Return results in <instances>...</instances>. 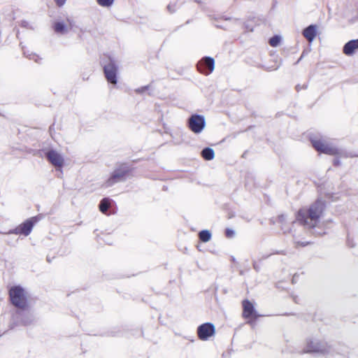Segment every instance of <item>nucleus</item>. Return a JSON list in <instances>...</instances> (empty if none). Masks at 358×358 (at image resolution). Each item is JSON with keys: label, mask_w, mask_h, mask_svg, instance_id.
Listing matches in <instances>:
<instances>
[{"label": "nucleus", "mask_w": 358, "mask_h": 358, "mask_svg": "<svg viewBox=\"0 0 358 358\" xmlns=\"http://www.w3.org/2000/svg\"><path fill=\"white\" fill-rule=\"evenodd\" d=\"M324 208L325 203L318 199L309 207L300 209L297 213L296 220L307 228H314L319 224Z\"/></svg>", "instance_id": "1"}, {"label": "nucleus", "mask_w": 358, "mask_h": 358, "mask_svg": "<svg viewBox=\"0 0 358 358\" xmlns=\"http://www.w3.org/2000/svg\"><path fill=\"white\" fill-rule=\"evenodd\" d=\"M9 296L12 304L18 310L28 308L27 293L22 287L16 285L10 287Z\"/></svg>", "instance_id": "2"}, {"label": "nucleus", "mask_w": 358, "mask_h": 358, "mask_svg": "<svg viewBox=\"0 0 358 358\" xmlns=\"http://www.w3.org/2000/svg\"><path fill=\"white\" fill-rule=\"evenodd\" d=\"M132 176V169L126 164H121L117 168L110 177L105 182L104 187H109L114 184L124 181Z\"/></svg>", "instance_id": "3"}, {"label": "nucleus", "mask_w": 358, "mask_h": 358, "mask_svg": "<svg viewBox=\"0 0 358 358\" xmlns=\"http://www.w3.org/2000/svg\"><path fill=\"white\" fill-rule=\"evenodd\" d=\"M103 72L107 81L113 85L117 83L118 66L115 60L110 57H104L101 60Z\"/></svg>", "instance_id": "4"}, {"label": "nucleus", "mask_w": 358, "mask_h": 358, "mask_svg": "<svg viewBox=\"0 0 358 358\" xmlns=\"http://www.w3.org/2000/svg\"><path fill=\"white\" fill-rule=\"evenodd\" d=\"M311 143L314 148L320 152L330 155H342L341 150L324 138H312Z\"/></svg>", "instance_id": "5"}, {"label": "nucleus", "mask_w": 358, "mask_h": 358, "mask_svg": "<svg viewBox=\"0 0 358 358\" xmlns=\"http://www.w3.org/2000/svg\"><path fill=\"white\" fill-rule=\"evenodd\" d=\"M13 327L28 325L34 321V316L28 308L17 310L13 314Z\"/></svg>", "instance_id": "6"}, {"label": "nucleus", "mask_w": 358, "mask_h": 358, "mask_svg": "<svg viewBox=\"0 0 358 358\" xmlns=\"http://www.w3.org/2000/svg\"><path fill=\"white\" fill-rule=\"evenodd\" d=\"M38 221L37 217H32L20 224L15 229L10 230L8 234H22L28 236L34 227V225Z\"/></svg>", "instance_id": "7"}, {"label": "nucleus", "mask_w": 358, "mask_h": 358, "mask_svg": "<svg viewBox=\"0 0 358 358\" xmlns=\"http://www.w3.org/2000/svg\"><path fill=\"white\" fill-rule=\"evenodd\" d=\"M206 126V120L203 115H192L188 120V127L194 134H200Z\"/></svg>", "instance_id": "8"}, {"label": "nucleus", "mask_w": 358, "mask_h": 358, "mask_svg": "<svg viewBox=\"0 0 358 358\" xmlns=\"http://www.w3.org/2000/svg\"><path fill=\"white\" fill-rule=\"evenodd\" d=\"M45 157L54 166L62 168L64 164L63 155L55 150H50L45 152Z\"/></svg>", "instance_id": "9"}, {"label": "nucleus", "mask_w": 358, "mask_h": 358, "mask_svg": "<svg viewBox=\"0 0 358 358\" xmlns=\"http://www.w3.org/2000/svg\"><path fill=\"white\" fill-rule=\"evenodd\" d=\"M215 68V61L212 57H206L200 60L197 64L198 70L206 75L213 72Z\"/></svg>", "instance_id": "10"}, {"label": "nucleus", "mask_w": 358, "mask_h": 358, "mask_svg": "<svg viewBox=\"0 0 358 358\" xmlns=\"http://www.w3.org/2000/svg\"><path fill=\"white\" fill-rule=\"evenodd\" d=\"M215 329L211 323H205L200 325L197 329L199 338L202 341L208 340L210 336H213Z\"/></svg>", "instance_id": "11"}, {"label": "nucleus", "mask_w": 358, "mask_h": 358, "mask_svg": "<svg viewBox=\"0 0 358 358\" xmlns=\"http://www.w3.org/2000/svg\"><path fill=\"white\" fill-rule=\"evenodd\" d=\"M305 352H327L326 345L317 340H310L307 341Z\"/></svg>", "instance_id": "12"}, {"label": "nucleus", "mask_w": 358, "mask_h": 358, "mask_svg": "<svg viewBox=\"0 0 358 358\" xmlns=\"http://www.w3.org/2000/svg\"><path fill=\"white\" fill-rule=\"evenodd\" d=\"M357 50H358V38L348 41L343 49V53L347 56L352 55Z\"/></svg>", "instance_id": "13"}, {"label": "nucleus", "mask_w": 358, "mask_h": 358, "mask_svg": "<svg viewBox=\"0 0 358 358\" xmlns=\"http://www.w3.org/2000/svg\"><path fill=\"white\" fill-rule=\"evenodd\" d=\"M316 31L317 27L315 25L311 24L303 31V35L308 41L309 43H311L316 36Z\"/></svg>", "instance_id": "14"}, {"label": "nucleus", "mask_w": 358, "mask_h": 358, "mask_svg": "<svg viewBox=\"0 0 358 358\" xmlns=\"http://www.w3.org/2000/svg\"><path fill=\"white\" fill-rule=\"evenodd\" d=\"M243 317L249 318L252 316H255V309L253 305L248 300L243 301Z\"/></svg>", "instance_id": "15"}, {"label": "nucleus", "mask_w": 358, "mask_h": 358, "mask_svg": "<svg viewBox=\"0 0 358 358\" xmlns=\"http://www.w3.org/2000/svg\"><path fill=\"white\" fill-rule=\"evenodd\" d=\"M54 31L60 34H66L69 31V27L63 22L57 21L53 25Z\"/></svg>", "instance_id": "16"}, {"label": "nucleus", "mask_w": 358, "mask_h": 358, "mask_svg": "<svg viewBox=\"0 0 358 358\" xmlns=\"http://www.w3.org/2000/svg\"><path fill=\"white\" fill-rule=\"evenodd\" d=\"M201 156L206 160H212L215 157L214 150L210 148H204L201 152Z\"/></svg>", "instance_id": "17"}, {"label": "nucleus", "mask_w": 358, "mask_h": 358, "mask_svg": "<svg viewBox=\"0 0 358 358\" xmlns=\"http://www.w3.org/2000/svg\"><path fill=\"white\" fill-rule=\"evenodd\" d=\"M110 205V200L107 198L103 199L99 203V210L103 213H106Z\"/></svg>", "instance_id": "18"}, {"label": "nucleus", "mask_w": 358, "mask_h": 358, "mask_svg": "<svg viewBox=\"0 0 358 358\" xmlns=\"http://www.w3.org/2000/svg\"><path fill=\"white\" fill-rule=\"evenodd\" d=\"M199 237L201 241L206 243L210 240L211 234L208 230H203L199 232Z\"/></svg>", "instance_id": "19"}, {"label": "nucleus", "mask_w": 358, "mask_h": 358, "mask_svg": "<svg viewBox=\"0 0 358 358\" xmlns=\"http://www.w3.org/2000/svg\"><path fill=\"white\" fill-rule=\"evenodd\" d=\"M277 222L281 224V228L282 230L286 231L287 230V227L285 226L287 222V217L284 215H281L278 216Z\"/></svg>", "instance_id": "20"}, {"label": "nucleus", "mask_w": 358, "mask_h": 358, "mask_svg": "<svg viewBox=\"0 0 358 358\" xmlns=\"http://www.w3.org/2000/svg\"><path fill=\"white\" fill-rule=\"evenodd\" d=\"M114 1L115 0H96V2L102 7L108 8L113 4Z\"/></svg>", "instance_id": "21"}, {"label": "nucleus", "mask_w": 358, "mask_h": 358, "mask_svg": "<svg viewBox=\"0 0 358 358\" xmlns=\"http://www.w3.org/2000/svg\"><path fill=\"white\" fill-rule=\"evenodd\" d=\"M281 38L278 36H274L269 40V44L272 47H277L280 42Z\"/></svg>", "instance_id": "22"}, {"label": "nucleus", "mask_w": 358, "mask_h": 358, "mask_svg": "<svg viewBox=\"0 0 358 358\" xmlns=\"http://www.w3.org/2000/svg\"><path fill=\"white\" fill-rule=\"evenodd\" d=\"M24 55H26V57L29 59L34 60L36 63H39L42 60V58L35 53H30L27 55L26 52H24Z\"/></svg>", "instance_id": "23"}, {"label": "nucleus", "mask_w": 358, "mask_h": 358, "mask_svg": "<svg viewBox=\"0 0 358 358\" xmlns=\"http://www.w3.org/2000/svg\"><path fill=\"white\" fill-rule=\"evenodd\" d=\"M235 234V232L231 229H227L225 231V235L228 238H232Z\"/></svg>", "instance_id": "24"}, {"label": "nucleus", "mask_w": 358, "mask_h": 358, "mask_svg": "<svg viewBox=\"0 0 358 358\" xmlns=\"http://www.w3.org/2000/svg\"><path fill=\"white\" fill-rule=\"evenodd\" d=\"M55 3L57 4V6H58L59 7H61V6H63L66 0H54Z\"/></svg>", "instance_id": "25"}, {"label": "nucleus", "mask_w": 358, "mask_h": 358, "mask_svg": "<svg viewBox=\"0 0 358 358\" xmlns=\"http://www.w3.org/2000/svg\"><path fill=\"white\" fill-rule=\"evenodd\" d=\"M148 89V86H144V87L136 89V92L137 93H143V92H145Z\"/></svg>", "instance_id": "26"}, {"label": "nucleus", "mask_w": 358, "mask_h": 358, "mask_svg": "<svg viewBox=\"0 0 358 358\" xmlns=\"http://www.w3.org/2000/svg\"><path fill=\"white\" fill-rule=\"evenodd\" d=\"M167 9L169 10V11L170 13H174L176 9H175V5L174 4H169L168 6H167Z\"/></svg>", "instance_id": "27"}, {"label": "nucleus", "mask_w": 358, "mask_h": 358, "mask_svg": "<svg viewBox=\"0 0 358 358\" xmlns=\"http://www.w3.org/2000/svg\"><path fill=\"white\" fill-rule=\"evenodd\" d=\"M295 243L296 246H306L308 244V242L304 241V242H300V241H295Z\"/></svg>", "instance_id": "28"}, {"label": "nucleus", "mask_w": 358, "mask_h": 358, "mask_svg": "<svg viewBox=\"0 0 358 358\" xmlns=\"http://www.w3.org/2000/svg\"><path fill=\"white\" fill-rule=\"evenodd\" d=\"M27 24H28L27 22H22V26H23V27H27Z\"/></svg>", "instance_id": "29"}, {"label": "nucleus", "mask_w": 358, "mask_h": 358, "mask_svg": "<svg viewBox=\"0 0 358 358\" xmlns=\"http://www.w3.org/2000/svg\"><path fill=\"white\" fill-rule=\"evenodd\" d=\"M335 164H338V161H336V162H335Z\"/></svg>", "instance_id": "30"}]
</instances>
